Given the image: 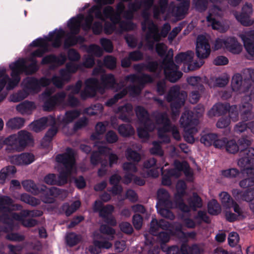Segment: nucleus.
<instances>
[{"label": "nucleus", "mask_w": 254, "mask_h": 254, "mask_svg": "<svg viewBox=\"0 0 254 254\" xmlns=\"http://www.w3.org/2000/svg\"><path fill=\"white\" fill-rule=\"evenodd\" d=\"M127 91H128L127 87V88L123 89V90L121 92L116 94L114 96L113 98H111L109 100H108L107 101V102L106 103V105L107 106H112L113 105L115 104L118 101V100H119L120 99H121L124 96H125L127 94Z\"/></svg>", "instance_id": "e2e57ef3"}, {"label": "nucleus", "mask_w": 254, "mask_h": 254, "mask_svg": "<svg viewBox=\"0 0 254 254\" xmlns=\"http://www.w3.org/2000/svg\"><path fill=\"white\" fill-rule=\"evenodd\" d=\"M51 83L50 79L42 77L38 79L35 77H27L22 81L23 90L13 94L11 100L13 102H17L26 98L29 93L38 92L41 87H45Z\"/></svg>", "instance_id": "9b49d317"}, {"label": "nucleus", "mask_w": 254, "mask_h": 254, "mask_svg": "<svg viewBox=\"0 0 254 254\" xmlns=\"http://www.w3.org/2000/svg\"><path fill=\"white\" fill-rule=\"evenodd\" d=\"M54 124L51 126V127L46 132L41 141V146L44 148H48L50 146L53 137L57 134L58 127Z\"/></svg>", "instance_id": "c03bdc74"}, {"label": "nucleus", "mask_w": 254, "mask_h": 254, "mask_svg": "<svg viewBox=\"0 0 254 254\" xmlns=\"http://www.w3.org/2000/svg\"><path fill=\"white\" fill-rule=\"evenodd\" d=\"M174 164V169L165 170H163V168H161V170L162 173V183L163 185L170 186L171 184V177H179L181 175L182 171L184 172L187 177L191 176V171L186 162H181L178 161H175Z\"/></svg>", "instance_id": "6ab92c4d"}, {"label": "nucleus", "mask_w": 254, "mask_h": 254, "mask_svg": "<svg viewBox=\"0 0 254 254\" xmlns=\"http://www.w3.org/2000/svg\"><path fill=\"white\" fill-rule=\"evenodd\" d=\"M54 91V88L46 89L43 94L45 97H49L43 106V109L45 111L52 110L56 105H60L64 101L66 94L64 92H60L55 95L50 97Z\"/></svg>", "instance_id": "cd10ccee"}, {"label": "nucleus", "mask_w": 254, "mask_h": 254, "mask_svg": "<svg viewBox=\"0 0 254 254\" xmlns=\"http://www.w3.org/2000/svg\"><path fill=\"white\" fill-rule=\"evenodd\" d=\"M126 157L129 161L138 163L141 160L140 155L134 151L130 147H128L126 151Z\"/></svg>", "instance_id": "6e6d98bb"}, {"label": "nucleus", "mask_w": 254, "mask_h": 254, "mask_svg": "<svg viewBox=\"0 0 254 254\" xmlns=\"http://www.w3.org/2000/svg\"><path fill=\"white\" fill-rule=\"evenodd\" d=\"M231 87L233 91L237 94H244L242 99L240 110L242 116H247L246 117H243V119L248 120L253 108L251 101V96L254 95V88L251 87L250 80L240 73H236L233 76Z\"/></svg>", "instance_id": "39448f33"}, {"label": "nucleus", "mask_w": 254, "mask_h": 254, "mask_svg": "<svg viewBox=\"0 0 254 254\" xmlns=\"http://www.w3.org/2000/svg\"><path fill=\"white\" fill-rule=\"evenodd\" d=\"M180 122L184 128L185 140L190 143H193L194 141V135L197 132L196 126L198 124V120L193 119L191 112L186 111L182 114Z\"/></svg>", "instance_id": "a211bd4d"}, {"label": "nucleus", "mask_w": 254, "mask_h": 254, "mask_svg": "<svg viewBox=\"0 0 254 254\" xmlns=\"http://www.w3.org/2000/svg\"><path fill=\"white\" fill-rule=\"evenodd\" d=\"M115 113L119 115V118L123 121L128 122L130 121V117L133 115V107L129 103L126 104L124 106H119Z\"/></svg>", "instance_id": "c9c22d12"}, {"label": "nucleus", "mask_w": 254, "mask_h": 254, "mask_svg": "<svg viewBox=\"0 0 254 254\" xmlns=\"http://www.w3.org/2000/svg\"><path fill=\"white\" fill-rule=\"evenodd\" d=\"M86 51L89 54L97 57H100L103 54L102 49L98 45L92 44L86 48Z\"/></svg>", "instance_id": "338daca9"}, {"label": "nucleus", "mask_w": 254, "mask_h": 254, "mask_svg": "<svg viewBox=\"0 0 254 254\" xmlns=\"http://www.w3.org/2000/svg\"><path fill=\"white\" fill-rule=\"evenodd\" d=\"M171 227L169 223L164 219L158 221L153 218L150 223L149 232L153 235H156L160 229L162 230L168 229Z\"/></svg>", "instance_id": "e433bc0d"}, {"label": "nucleus", "mask_w": 254, "mask_h": 254, "mask_svg": "<svg viewBox=\"0 0 254 254\" xmlns=\"http://www.w3.org/2000/svg\"><path fill=\"white\" fill-rule=\"evenodd\" d=\"M74 156V151L69 148L66 149L65 152L58 154L56 158V161L63 165V168L59 171V179H56L55 174H49L45 177L44 182L51 185L61 186L65 184L67 179L76 171Z\"/></svg>", "instance_id": "20e7f679"}, {"label": "nucleus", "mask_w": 254, "mask_h": 254, "mask_svg": "<svg viewBox=\"0 0 254 254\" xmlns=\"http://www.w3.org/2000/svg\"><path fill=\"white\" fill-rule=\"evenodd\" d=\"M221 204L224 208H230L235 201L231 196L226 191H222L219 194Z\"/></svg>", "instance_id": "3c124183"}, {"label": "nucleus", "mask_w": 254, "mask_h": 254, "mask_svg": "<svg viewBox=\"0 0 254 254\" xmlns=\"http://www.w3.org/2000/svg\"><path fill=\"white\" fill-rule=\"evenodd\" d=\"M22 186L27 191L34 194H37L41 192H43L48 197H43L42 199L45 203H52L54 199L53 197H56L60 194V190L56 187L47 188L44 185H36L34 182L30 180H25L22 182Z\"/></svg>", "instance_id": "dca6fc26"}, {"label": "nucleus", "mask_w": 254, "mask_h": 254, "mask_svg": "<svg viewBox=\"0 0 254 254\" xmlns=\"http://www.w3.org/2000/svg\"><path fill=\"white\" fill-rule=\"evenodd\" d=\"M80 240V236L73 233L67 234L66 237L67 244L70 246L76 245L79 242Z\"/></svg>", "instance_id": "774afa93"}, {"label": "nucleus", "mask_w": 254, "mask_h": 254, "mask_svg": "<svg viewBox=\"0 0 254 254\" xmlns=\"http://www.w3.org/2000/svg\"><path fill=\"white\" fill-rule=\"evenodd\" d=\"M251 32H243L240 34V37L243 41L245 48L253 58L254 59V44L250 40L249 37L252 36Z\"/></svg>", "instance_id": "58836bf2"}, {"label": "nucleus", "mask_w": 254, "mask_h": 254, "mask_svg": "<svg viewBox=\"0 0 254 254\" xmlns=\"http://www.w3.org/2000/svg\"><path fill=\"white\" fill-rule=\"evenodd\" d=\"M225 148L228 152L232 154L236 153L240 149L238 145L234 140L228 141L225 145Z\"/></svg>", "instance_id": "69168bd1"}, {"label": "nucleus", "mask_w": 254, "mask_h": 254, "mask_svg": "<svg viewBox=\"0 0 254 254\" xmlns=\"http://www.w3.org/2000/svg\"><path fill=\"white\" fill-rule=\"evenodd\" d=\"M100 232L102 234L108 236L107 240L99 241L103 239V237L99 232L95 231L93 234V245L88 248L89 252L92 254H98L101 253V249H109L112 247V244L109 242L114 239L115 230L111 227L106 225H102L100 228Z\"/></svg>", "instance_id": "f8f14e48"}, {"label": "nucleus", "mask_w": 254, "mask_h": 254, "mask_svg": "<svg viewBox=\"0 0 254 254\" xmlns=\"http://www.w3.org/2000/svg\"><path fill=\"white\" fill-rule=\"evenodd\" d=\"M193 55V52L191 51H189L185 53H181L175 57V62L177 64L184 63L189 64V69L192 70L191 68L193 67V63L192 64H190V63L191 62Z\"/></svg>", "instance_id": "ea45409f"}, {"label": "nucleus", "mask_w": 254, "mask_h": 254, "mask_svg": "<svg viewBox=\"0 0 254 254\" xmlns=\"http://www.w3.org/2000/svg\"><path fill=\"white\" fill-rule=\"evenodd\" d=\"M20 200L33 206H36L40 203V200L39 199L26 193H23L21 195Z\"/></svg>", "instance_id": "bf43d9fd"}, {"label": "nucleus", "mask_w": 254, "mask_h": 254, "mask_svg": "<svg viewBox=\"0 0 254 254\" xmlns=\"http://www.w3.org/2000/svg\"><path fill=\"white\" fill-rule=\"evenodd\" d=\"M24 122L23 118L15 117L9 119L6 123V126L11 129H18L24 126Z\"/></svg>", "instance_id": "09e8293b"}, {"label": "nucleus", "mask_w": 254, "mask_h": 254, "mask_svg": "<svg viewBox=\"0 0 254 254\" xmlns=\"http://www.w3.org/2000/svg\"><path fill=\"white\" fill-rule=\"evenodd\" d=\"M216 137L217 134L215 133H207L201 136L200 141L204 145L209 146L212 144H214V140Z\"/></svg>", "instance_id": "680f3d73"}, {"label": "nucleus", "mask_w": 254, "mask_h": 254, "mask_svg": "<svg viewBox=\"0 0 254 254\" xmlns=\"http://www.w3.org/2000/svg\"><path fill=\"white\" fill-rule=\"evenodd\" d=\"M56 123H57V121L55 118L50 116L33 121L30 124V127L33 131L38 132L44 129L47 126H53Z\"/></svg>", "instance_id": "c756f323"}, {"label": "nucleus", "mask_w": 254, "mask_h": 254, "mask_svg": "<svg viewBox=\"0 0 254 254\" xmlns=\"http://www.w3.org/2000/svg\"><path fill=\"white\" fill-rule=\"evenodd\" d=\"M80 202L76 200L73 202L70 205L66 203L63 206V210L65 211L66 216H69L75 212L80 206Z\"/></svg>", "instance_id": "13d9d810"}, {"label": "nucleus", "mask_w": 254, "mask_h": 254, "mask_svg": "<svg viewBox=\"0 0 254 254\" xmlns=\"http://www.w3.org/2000/svg\"><path fill=\"white\" fill-rule=\"evenodd\" d=\"M195 52L196 56L199 59L198 62L193 63L192 69H196L201 66L204 63V59L207 58L210 55L211 48L208 40L203 35H199L196 41Z\"/></svg>", "instance_id": "5701e85b"}, {"label": "nucleus", "mask_w": 254, "mask_h": 254, "mask_svg": "<svg viewBox=\"0 0 254 254\" xmlns=\"http://www.w3.org/2000/svg\"><path fill=\"white\" fill-rule=\"evenodd\" d=\"M135 27L136 25L130 21L105 22L104 30L107 34H111L114 32L121 34L124 31L133 30Z\"/></svg>", "instance_id": "bb28decb"}, {"label": "nucleus", "mask_w": 254, "mask_h": 254, "mask_svg": "<svg viewBox=\"0 0 254 254\" xmlns=\"http://www.w3.org/2000/svg\"><path fill=\"white\" fill-rule=\"evenodd\" d=\"M208 0H193L192 3L199 11H205L207 7ZM213 3L221 2L224 0H210Z\"/></svg>", "instance_id": "603ef678"}, {"label": "nucleus", "mask_w": 254, "mask_h": 254, "mask_svg": "<svg viewBox=\"0 0 254 254\" xmlns=\"http://www.w3.org/2000/svg\"><path fill=\"white\" fill-rule=\"evenodd\" d=\"M66 61V57L64 53L59 56L50 55L43 58L42 64H51L50 69H53L63 65Z\"/></svg>", "instance_id": "7c9ffc66"}, {"label": "nucleus", "mask_w": 254, "mask_h": 254, "mask_svg": "<svg viewBox=\"0 0 254 254\" xmlns=\"http://www.w3.org/2000/svg\"><path fill=\"white\" fill-rule=\"evenodd\" d=\"M101 80L102 85L99 84L98 80L96 78H90L86 79L85 81V87L80 92L81 97L85 99L95 96L97 92L103 94L107 89H115L116 86L120 88V86H127L125 80L121 82L120 84L116 83L115 77L112 74H102Z\"/></svg>", "instance_id": "423d86ee"}, {"label": "nucleus", "mask_w": 254, "mask_h": 254, "mask_svg": "<svg viewBox=\"0 0 254 254\" xmlns=\"http://www.w3.org/2000/svg\"><path fill=\"white\" fill-rule=\"evenodd\" d=\"M232 193L236 200L250 202L254 199V187L244 191L239 189H233L232 190Z\"/></svg>", "instance_id": "72a5a7b5"}, {"label": "nucleus", "mask_w": 254, "mask_h": 254, "mask_svg": "<svg viewBox=\"0 0 254 254\" xmlns=\"http://www.w3.org/2000/svg\"><path fill=\"white\" fill-rule=\"evenodd\" d=\"M229 77L226 73H223L217 77H213L208 81V85L210 87L215 86L223 87L227 84Z\"/></svg>", "instance_id": "a18cd8bd"}, {"label": "nucleus", "mask_w": 254, "mask_h": 254, "mask_svg": "<svg viewBox=\"0 0 254 254\" xmlns=\"http://www.w3.org/2000/svg\"><path fill=\"white\" fill-rule=\"evenodd\" d=\"M152 77L149 75L142 74L140 75L130 74L125 77L128 90L131 95L138 94L143 87V84L153 81Z\"/></svg>", "instance_id": "4be33fe9"}, {"label": "nucleus", "mask_w": 254, "mask_h": 254, "mask_svg": "<svg viewBox=\"0 0 254 254\" xmlns=\"http://www.w3.org/2000/svg\"><path fill=\"white\" fill-rule=\"evenodd\" d=\"M136 116L139 122V126L137 130L139 138L147 139L149 136V132L155 128V124L149 118L147 111L141 106H137L135 109Z\"/></svg>", "instance_id": "f3484780"}, {"label": "nucleus", "mask_w": 254, "mask_h": 254, "mask_svg": "<svg viewBox=\"0 0 254 254\" xmlns=\"http://www.w3.org/2000/svg\"><path fill=\"white\" fill-rule=\"evenodd\" d=\"M82 64L73 63H68L65 65V68H62L59 71L60 75H54L50 79L51 83L57 88H61L66 82H68L71 74L75 73L78 69H81Z\"/></svg>", "instance_id": "aec40b11"}, {"label": "nucleus", "mask_w": 254, "mask_h": 254, "mask_svg": "<svg viewBox=\"0 0 254 254\" xmlns=\"http://www.w3.org/2000/svg\"><path fill=\"white\" fill-rule=\"evenodd\" d=\"M22 208L21 205L13 204V200L8 196H0V211L3 214L1 219H3V223L6 226L2 230L5 232H8L14 229V219L12 215L15 213L13 210H19Z\"/></svg>", "instance_id": "ddd939ff"}, {"label": "nucleus", "mask_w": 254, "mask_h": 254, "mask_svg": "<svg viewBox=\"0 0 254 254\" xmlns=\"http://www.w3.org/2000/svg\"><path fill=\"white\" fill-rule=\"evenodd\" d=\"M186 185L184 181H179L176 185L177 192L175 195V201L176 207L184 212H189L191 210H195L202 206V200L196 193L187 200L186 204L183 199L186 193Z\"/></svg>", "instance_id": "1a4fd4ad"}, {"label": "nucleus", "mask_w": 254, "mask_h": 254, "mask_svg": "<svg viewBox=\"0 0 254 254\" xmlns=\"http://www.w3.org/2000/svg\"><path fill=\"white\" fill-rule=\"evenodd\" d=\"M172 57L173 50L170 49L168 51V56L163 60L160 66L157 62H152L149 63L146 67L150 71L163 69L166 78L171 82H175L182 77L183 74L179 70V66L174 64Z\"/></svg>", "instance_id": "0eeeda50"}, {"label": "nucleus", "mask_w": 254, "mask_h": 254, "mask_svg": "<svg viewBox=\"0 0 254 254\" xmlns=\"http://www.w3.org/2000/svg\"><path fill=\"white\" fill-rule=\"evenodd\" d=\"M119 133L123 136L127 137L134 133L133 128L130 125H121L118 128Z\"/></svg>", "instance_id": "4d7b16f0"}, {"label": "nucleus", "mask_w": 254, "mask_h": 254, "mask_svg": "<svg viewBox=\"0 0 254 254\" xmlns=\"http://www.w3.org/2000/svg\"><path fill=\"white\" fill-rule=\"evenodd\" d=\"M114 209V207L111 205H107L103 207L102 202L100 200H96L93 206L94 211H99L100 216L103 218L106 223L113 226L117 224L115 218L111 216Z\"/></svg>", "instance_id": "c85d7f7f"}, {"label": "nucleus", "mask_w": 254, "mask_h": 254, "mask_svg": "<svg viewBox=\"0 0 254 254\" xmlns=\"http://www.w3.org/2000/svg\"><path fill=\"white\" fill-rule=\"evenodd\" d=\"M187 81L188 83L192 86L195 87L198 90L202 91L204 89L202 85V79L198 76H191L187 78Z\"/></svg>", "instance_id": "5fc2aeb1"}, {"label": "nucleus", "mask_w": 254, "mask_h": 254, "mask_svg": "<svg viewBox=\"0 0 254 254\" xmlns=\"http://www.w3.org/2000/svg\"><path fill=\"white\" fill-rule=\"evenodd\" d=\"M107 125V123L104 124L103 123H98L95 127V132L91 135V138L93 140H97L96 142H99V140L102 138L103 134L106 131V126ZM103 143V145H105V143L103 142H101V143Z\"/></svg>", "instance_id": "49530a36"}, {"label": "nucleus", "mask_w": 254, "mask_h": 254, "mask_svg": "<svg viewBox=\"0 0 254 254\" xmlns=\"http://www.w3.org/2000/svg\"><path fill=\"white\" fill-rule=\"evenodd\" d=\"M208 211L209 214L216 215L221 211V207L219 203L215 199H212L208 204Z\"/></svg>", "instance_id": "864d4df0"}, {"label": "nucleus", "mask_w": 254, "mask_h": 254, "mask_svg": "<svg viewBox=\"0 0 254 254\" xmlns=\"http://www.w3.org/2000/svg\"><path fill=\"white\" fill-rule=\"evenodd\" d=\"M225 48L233 54H239L242 50V45L234 37L225 39Z\"/></svg>", "instance_id": "a19ab883"}, {"label": "nucleus", "mask_w": 254, "mask_h": 254, "mask_svg": "<svg viewBox=\"0 0 254 254\" xmlns=\"http://www.w3.org/2000/svg\"><path fill=\"white\" fill-rule=\"evenodd\" d=\"M11 70L10 78L6 73V70L2 68L0 69V102L3 101L7 95V91L13 89L20 80V74L24 72L25 74H32L36 72L39 67L37 61L31 60V63L27 65V60L20 59L9 64Z\"/></svg>", "instance_id": "7ed1b4c3"}, {"label": "nucleus", "mask_w": 254, "mask_h": 254, "mask_svg": "<svg viewBox=\"0 0 254 254\" xmlns=\"http://www.w3.org/2000/svg\"><path fill=\"white\" fill-rule=\"evenodd\" d=\"M223 14L224 11L221 8L213 5L209 8L208 14L206 17V20L209 25H211L212 29L220 32H225L229 28L227 24L222 23L219 20V19L223 16Z\"/></svg>", "instance_id": "b1692460"}, {"label": "nucleus", "mask_w": 254, "mask_h": 254, "mask_svg": "<svg viewBox=\"0 0 254 254\" xmlns=\"http://www.w3.org/2000/svg\"><path fill=\"white\" fill-rule=\"evenodd\" d=\"M142 0L140 1L139 0H135L133 2L130 3L128 5V7L130 10H132L133 12L138 11L140 9L141 7L143 8V10L141 13L142 16L143 17V12L145 10V7H144V1Z\"/></svg>", "instance_id": "0e129e2a"}, {"label": "nucleus", "mask_w": 254, "mask_h": 254, "mask_svg": "<svg viewBox=\"0 0 254 254\" xmlns=\"http://www.w3.org/2000/svg\"><path fill=\"white\" fill-rule=\"evenodd\" d=\"M32 141L30 132L22 130L16 134H12L6 138L3 142L7 146L16 151H21Z\"/></svg>", "instance_id": "412c9836"}, {"label": "nucleus", "mask_w": 254, "mask_h": 254, "mask_svg": "<svg viewBox=\"0 0 254 254\" xmlns=\"http://www.w3.org/2000/svg\"><path fill=\"white\" fill-rule=\"evenodd\" d=\"M36 108L34 102L25 101L17 105L16 107V110L21 115H30Z\"/></svg>", "instance_id": "37998d69"}, {"label": "nucleus", "mask_w": 254, "mask_h": 254, "mask_svg": "<svg viewBox=\"0 0 254 254\" xmlns=\"http://www.w3.org/2000/svg\"><path fill=\"white\" fill-rule=\"evenodd\" d=\"M16 172L14 166H9L3 168L0 171V184H4L6 179L11 175H14Z\"/></svg>", "instance_id": "8fccbe9b"}, {"label": "nucleus", "mask_w": 254, "mask_h": 254, "mask_svg": "<svg viewBox=\"0 0 254 254\" xmlns=\"http://www.w3.org/2000/svg\"><path fill=\"white\" fill-rule=\"evenodd\" d=\"M43 212L41 210H22L19 213L13 214L12 217L14 221L20 222L25 227H32L38 224V221L33 218L29 217H36L42 215Z\"/></svg>", "instance_id": "393cba45"}, {"label": "nucleus", "mask_w": 254, "mask_h": 254, "mask_svg": "<svg viewBox=\"0 0 254 254\" xmlns=\"http://www.w3.org/2000/svg\"><path fill=\"white\" fill-rule=\"evenodd\" d=\"M123 168L126 172L123 183L125 184H128L131 182L133 178V175L130 173H135L137 172V168L134 164L130 162H126L123 165Z\"/></svg>", "instance_id": "79ce46f5"}, {"label": "nucleus", "mask_w": 254, "mask_h": 254, "mask_svg": "<svg viewBox=\"0 0 254 254\" xmlns=\"http://www.w3.org/2000/svg\"><path fill=\"white\" fill-rule=\"evenodd\" d=\"M97 3L93 5L88 11V15L85 18L82 14H79L76 17L72 18L68 23V26L70 30V33L66 34L62 29H56L49 33L48 36L44 38H38L33 41L30 46L39 47V48L32 53L33 57H42L44 53L50 50L49 42L51 43L54 48H59L62 44L63 38L66 35L64 41V48L66 49L73 46L77 43H82L84 39L81 36L76 37L74 35L77 34L80 30L81 22L84 20L82 25L84 30L90 29L91 24L93 20V15L96 18L100 19L102 21L95 22L92 26V30L94 34H100L103 29L102 22L107 19H110L111 21L119 22L121 20V16L124 12L125 6L122 2H119L116 6V12L111 6L105 7L102 12V5L106 4H112L115 0H94Z\"/></svg>", "instance_id": "f257e3e1"}, {"label": "nucleus", "mask_w": 254, "mask_h": 254, "mask_svg": "<svg viewBox=\"0 0 254 254\" xmlns=\"http://www.w3.org/2000/svg\"><path fill=\"white\" fill-rule=\"evenodd\" d=\"M154 0H145L144 1L145 10L143 12V20L141 22L142 31L145 32V39L146 44L144 49L152 51L154 43L160 41L162 37L167 36L171 30V26L168 23H165L159 31L157 25L150 19V8L153 6L154 17L158 19L160 14H164L168 7V0H159L158 3L153 5Z\"/></svg>", "instance_id": "f03ea898"}, {"label": "nucleus", "mask_w": 254, "mask_h": 254, "mask_svg": "<svg viewBox=\"0 0 254 254\" xmlns=\"http://www.w3.org/2000/svg\"><path fill=\"white\" fill-rule=\"evenodd\" d=\"M188 95L186 91L181 90L180 87H172L165 95L167 101L170 103L172 118L175 120L179 115L180 110L185 103Z\"/></svg>", "instance_id": "4468645a"}, {"label": "nucleus", "mask_w": 254, "mask_h": 254, "mask_svg": "<svg viewBox=\"0 0 254 254\" xmlns=\"http://www.w3.org/2000/svg\"><path fill=\"white\" fill-rule=\"evenodd\" d=\"M228 108L227 104H223L221 103L216 104L209 111L208 114L210 117H213L216 116H219L221 114L224 113Z\"/></svg>", "instance_id": "de8ad7c7"}, {"label": "nucleus", "mask_w": 254, "mask_h": 254, "mask_svg": "<svg viewBox=\"0 0 254 254\" xmlns=\"http://www.w3.org/2000/svg\"><path fill=\"white\" fill-rule=\"evenodd\" d=\"M157 198L158 201L156 206L158 213L163 217L171 220H174L175 215L169 209L173 208V203L168 191L162 188L159 189Z\"/></svg>", "instance_id": "2eb2a0df"}, {"label": "nucleus", "mask_w": 254, "mask_h": 254, "mask_svg": "<svg viewBox=\"0 0 254 254\" xmlns=\"http://www.w3.org/2000/svg\"><path fill=\"white\" fill-rule=\"evenodd\" d=\"M82 82L78 80L74 85L68 86L66 90L70 92L68 95V103L71 106H76L78 103V100L74 97V95L78 94L82 87Z\"/></svg>", "instance_id": "f704fd0d"}, {"label": "nucleus", "mask_w": 254, "mask_h": 254, "mask_svg": "<svg viewBox=\"0 0 254 254\" xmlns=\"http://www.w3.org/2000/svg\"><path fill=\"white\" fill-rule=\"evenodd\" d=\"M80 115V112L77 110L68 111L65 113L64 116L62 117H59L58 121L65 127L66 125L72 123Z\"/></svg>", "instance_id": "4c0bfd02"}, {"label": "nucleus", "mask_w": 254, "mask_h": 254, "mask_svg": "<svg viewBox=\"0 0 254 254\" xmlns=\"http://www.w3.org/2000/svg\"><path fill=\"white\" fill-rule=\"evenodd\" d=\"M103 107L102 104L97 103L85 109L84 112L89 115H95L102 112Z\"/></svg>", "instance_id": "052dcab7"}, {"label": "nucleus", "mask_w": 254, "mask_h": 254, "mask_svg": "<svg viewBox=\"0 0 254 254\" xmlns=\"http://www.w3.org/2000/svg\"><path fill=\"white\" fill-rule=\"evenodd\" d=\"M152 117L155 120L157 125H162V127L158 129L159 138L162 142L167 143L170 141V136L167 132L171 131L173 137L177 140L181 139V135L176 126L172 125L168 118L166 112H160L158 111L152 113Z\"/></svg>", "instance_id": "9d476101"}, {"label": "nucleus", "mask_w": 254, "mask_h": 254, "mask_svg": "<svg viewBox=\"0 0 254 254\" xmlns=\"http://www.w3.org/2000/svg\"><path fill=\"white\" fill-rule=\"evenodd\" d=\"M241 158L238 161V165L242 168L248 176L254 175V148L249 147L251 145V140L247 138L239 139Z\"/></svg>", "instance_id": "6e6552de"}, {"label": "nucleus", "mask_w": 254, "mask_h": 254, "mask_svg": "<svg viewBox=\"0 0 254 254\" xmlns=\"http://www.w3.org/2000/svg\"><path fill=\"white\" fill-rule=\"evenodd\" d=\"M252 5L250 3H246L242 8V13L239 14L237 12L234 13L237 20L244 26H250L251 20L250 19V15L252 14Z\"/></svg>", "instance_id": "2f4dec72"}, {"label": "nucleus", "mask_w": 254, "mask_h": 254, "mask_svg": "<svg viewBox=\"0 0 254 254\" xmlns=\"http://www.w3.org/2000/svg\"><path fill=\"white\" fill-rule=\"evenodd\" d=\"M10 162L15 165H28L35 160L34 155L30 153H23L9 158Z\"/></svg>", "instance_id": "473e14b6"}, {"label": "nucleus", "mask_w": 254, "mask_h": 254, "mask_svg": "<svg viewBox=\"0 0 254 254\" xmlns=\"http://www.w3.org/2000/svg\"><path fill=\"white\" fill-rule=\"evenodd\" d=\"M94 146L97 147L98 151L94 152L91 157V162L93 165H97L101 159V155H109V164L110 167L117 163L118 156L117 154L113 153H110L111 149L105 145H103L102 142H96Z\"/></svg>", "instance_id": "a878e982"}]
</instances>
